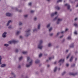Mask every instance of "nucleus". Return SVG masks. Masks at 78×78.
Segmentation results:
<instances>
[{
	"label": "nucleus",
	"mask_w": 78,
	"mask_h": 78,
	"mask_svg": "<svg viewBox=\"0 0 78 78\" xmlns=\"http://www.w3.org/2000/svg\"><path fill=\"white\" fill-rule=\"evenodd\" d=\"M58 19V16H57L53 20H56Z\"/></svg>",
	"instance_id": "37998d69"
},
{
	"label": "nucleus",
	"mask_w": 78,
	"mask_h": 78,
	"mask_svg": "<svg viewBox=\"0 0 78 78\" xmlns=\"http://www.w3.org/2000/svg\"><path fill=\"white\" fill-rule=\"evenodd\" d=\"M52 29H53V28L51 27L49 29V32H50V31H51L52 30Z\"/></svg>",
	"instance_id": "7c9ffc66"
},
{
	"label": "nucleus",
	"mask_w": 78,
	"mask_h": 78,
	"mask_svg": "<svg viewBox=\"0 0 78 78\" xmlns=\"http://www.w3.org/2000/svg\"><path fill=\"white\" fill-rule=\"evenodd\" d=\"M19 12H22V10H20L19 11Z\"/></svg>",
	"instance_id": "4d7b16f0"
},
{
	"label": "nucleus",
	"mask_w": 78,
	"mask_h": 78,
	"mask_svg": "<svg viewBox=\"0 0 78 78\" xmlns=\"http://www.w3.org/2000/svg\"><path fill=\"white\" fill-rule=\"evenodd\" d=\"M77 20V18H76L74 20H75V21H76V20Z\"/></svg>",
	"instance_id": "0e129e2a"
},
{
	"label": "nucleus",
	"mask_w": 78,
	"mask_h": 78,
	"mask_svg": "<svg viewBox=\"0 0 78 78\" xmlns=\"http://www.w3.org/2000/svg\"><path fill=\"white\" fill-rule=\"evenodd\" d=\"M69 47L70 48H73V47H74V44L73 43L70 45L69 46Z\"/></svg>",
	"instance_id": "9b49d317"
},
{
	"label": "nucleus",
	"mask_w": 78,
	"mask_h": 78,
	"mask_svg": "<svg viewBox=\"0 0 78 78\" xmlns=\"http://www.w3.org/2000/svg\"><path fill=\"white\" fill-rule=\"evenodd\" d=\"M59 34H60V32H58L57 33V34L56 35V37H58L59 35Z\"/></svg>",
	"instance_id": "393cba45"
},
{
	"label": "nucleus",
	"mask_w": 78,
	"mask_h": 78,
	"mask_svg": "<svg viewBox=\"0 0 78 78\" xmlns=\"http://www.w3.org/2000/svg\"><path fill=\"white\" fill-rule=\"evenodd\" d=\"M73 56H72L69 60V61H70V62H72V60H73Z\"/></svg>",
	"instance_id": "2eb2a0df"
},
{
	"label": "nucleus",
	"mask_w": 78,
	"mask_h": 78,
	"mask_svg": "<svg viewBox=\"0 0 78 78\" xmlns=\"http://www.w3.org/2000/svg\"><path fill=\"white\" fill-rule=\"evenodd\" d=\"M65 6H66L67 7V9L70 11H72V9H70V5L68 4H65Z\"/></svg>",
	"instance_id": "20e7f679"
},
{
	"label": "nucleus",
	"mask_w": 78,
	"mask_h": 78,
	"mask_svg": "<svg viewBox=\"0 0 78 78\" xmlns=\"http://www.w3.org/2000/svg\"><path fill=\"white\" fill-rule=\"evenodd\" d=\"M52 46V44L51 43H49L48 45V47H51Z\"/></svg>",
	"instance_id": "ddd939ff"
},
{
	"label": "nucleus",
	"mask_w": 78,
	"mask_h": 78,
	"mask_svg": "<svg viewBox=\"0 0 78 78\" xmlns=\"http://www.w3.org/2000/svg\"><path fill=\"white\" fill-rule=\"evenodd\" d=\"M11 75L13 76L15 78L16 77V75H15V74H14V73L13 72H11Z\"/></svg>",
	"instance_id": "6e6552de"
},
{
	"label": "nucleus",
	"mask_w": 78,
	"mask_h": 78,
	"mask_svg": "<svg viewBox=\"0 0 78 78\" xmlns=\"http://www.w3.org/2000/svg\"><path fill=\"white\" fill-rule=\"evenodd\" d=\"M18 69H20L21 68V66L19 65L18 66Z\"/></svg>",
	"instance_id": "473e14b6"
},
{
	"label": "nucleus",
	"mask_w": 78,
	"mask_h": 78,
	"mask_svg": "<svg viewBox=\"0 0 78 78\" xmlns=\"http://www.w3.org/2000/svg\"><path fill=\"white\" fill-rule=\"evenodd\" d=\"M6 32H4L2 34V36L3 37H6Z\"/></svg>",
	"instance_id": "1a4fd4ad"
},
{
	"label": "nucleus",
	"mask_w": 78,
	"mask_h": 78,
	"mask_svg": "<svg viewBox=\"0 0 78 78\" xmlns=\"http://www.w3.org/2000/svg\"><path fill=\"white\" fill-rule=\"evenodd\" d=\"M57 12H55V13H52L51 14V17H53V16H55V15L56 14H57Z\"/></svg>",
	"instance_id": "9d476101"
},
{
	"label": "nucleus",
	"mask_w": 78,
	"mask_h": 78,
	"mask_svg": "<svg viewBox=\"0 0 78 78\" xmlns=\"http://www.w3.org/2000/svg\"><path fill=\"white\" fill-rule=\"evenodd\" d=\"M41 72H44V70L41 69Z\"/></svg>",
	"instance_id": "3c124183"
},
{
	"label": "nucleus",
	"mask_w": 78,
	"mask_h": 78,
	"mask_svg": "<svg viewBox=\"0 0 78 78\" xmlns=\"http://www.w3.org/2000/svg\"><path fill=\"white\" fill-rule=\"evenodd\" d=\"M66 71H64L62 74V75H64L66 74Z\"/></svg>",
	"instance_id": "79ce46f5"
},
{
	"label": "nucleus",
	"mask_w": 78,
	"mask_h": 78,
	"mask_svg": "<svg viewBox=\"0 0 78 78\" xmlns=\"http://www.w3.org/2000/svg\"><path fill=\"white\" fill-rule=\"evenodd\" d=\"M19 25H22V22H20L19 23Z\"/></svg>",
	"instance_id": "c03bdc74"
},
{
	"label": "nucleus",
	"mask_w": 78,
	"mask_h": 78,
	"mask_svg": "<svg viewBox=\"0 0 78 78\" xmlns=\"http://www.w3.org/2000/svg\"><path fill=\"white\" fill-rule=\"evenodd\" d=\"M50 65H47V67L48 68V67H50Z\"/></svg>",
	"instance_id": "864d4df0"
},
{
	"label": "nucleus",
	"mask_w": 78,
	"mask_h": 78,
	"mask_svg": "<svg viewBox=\"0 0 78 78\" xmlns=\"http://www.w3.org/2000/svg\"><path fill=\"white\" fill-rule=\"evenodd\" d=\"M12 16V14H10V16L11 17V16Z\"/></svg>",
	"instance_id": "69168bd1"
},
{
	"label": "nucleus",
	"mask_w": 78,
	"mask_h": 78,
	"mask_svg": "<svg viewBox=\"0 0 78 78\" xmlns=\"http://www.w3.org/2000/svg\"><path fill=\"white\" fill-rule=\"evenodd\" d=\"M30 31H31L30 29H28L26 31V33L25 34V36H26V37H28V36H30Z\"/></svg>",
	"instance_id": "7ed1b4c3"
},
{
	"label": "nucleus",
	"mask_w": 78,
	"mask_h": 78,
	"mask_svg": "<svg viewBox=\"0 0 78 78\" xmlns=\"http://www.w3.org/2000/svg\"><path fill=\"white\" fill-rule=\"evenodd\" d=\"M54 58V56H53L52 57H49V60H51V59H52Z\"/></svg>",
	"instance_id": "cd10ccee"
},
{
	"label": "nucleus",
	"mask_w": 78,
	"mask_h": 78,
	"mask_svg": "<svg viewBox=\"0 0 78 78\" xmlns=\"http://www.w3.org/2000/svg\"><path fill=\"white\" fill-rule=\"evenodd\" d=\"M20 39H22V36H20Z\"/></svg>",
	"instance_id": "603ef678"
},
{
	"label": "nucleus",
	"mask_w": 78,
	"mask_h": 78,
	"mask_svg": "<svg viewBox=\"0 0 78 78\" xmlns=\"http://www.w3.org/2000/svg\"><path fill=\"white\" fill-rule=\"evenodd\" d=\"M22 59H23V57L22 56H21L19 58V59L20 61H21Z\"/></svg>",
	"instance_id": "b1692460"
},
{
	"label": "nucleus",
	"mask_w": 78,
	"mask_h": 78,
	"mask_svg": "<svg viewBox=\"0 0 78 78\" xmlns=\"http://www.w3.org/2000/svg\"><path fill=\"white\" fill-rule=\"evenodd\" d=\"M20 33V31H18L16 32V34H17V35H18V34H19Z\"/></svg>",
	"instance_id": "c85d7f7f"
},
{
	"label": "nucleus",
	"mask_w": 78,
	"mask_h": 78,
	"mask_svg": "<svg viewBox=\"0 0 78 78\" xmlns=\"http://www.w3.org/2000/svg\"><path fill=\"white\" fill-rule=\"evenodd\" d=\"M62 19L59 18L58 19L57 22V24H59L60 22H61V21H62Z\"/></svg>",
	"instance_id": "423d86ee"
},
{
	"label": "nucleus",
	"mask_w": 78,
	"mask_h": 78,
	"mask_svg": "<svg viewBox=\"0 0 78 78\" xmlns=\"http://www.w3.org/2000/svg\"><path fill=\"white\" fill-rule=\"evenodd\" d=\"M62 2V0H58L57 1V2L59 3V2Z\"/></svg>",
	"instance_id": "a19ab883"
},
{
	"label": "nucleus",
	"mask_w": 78,
	"mask_h": 78,
	"mask_svg": "<svg viewBox=\"0 0 78 78\" xmlns=\"http://www.w3.org/2000/svg\"><path fill=\"white\" fill-rule=\"evenodd\" d=\"M67 39L68 40H71L72 39V38L70 36H69L68 37Z\"/></svg>",
	"instance_id": "aec40b11"
},
{
	"label": "nucleus",
	"mask_w": 78,
	"mask_h": 78,
	"mask_svg": "<svg viewBox=\"0 0 78 78\" xmlns=\"http://www.w3.org/2000/svg\"><path fill=\"white\" fill-rule=\"evenodd\" d=\"M10 23V20H9L7 24V26H8Z\"/></svg>",
	"instance_id": "bb28decb"
},
{
	"label": "nucleus",
	"mask_w": 78,
	"mask_h": 78,
	"mask_svg": "<svg viewBox=\"0 0 78 78\" xmlns=\"http://www.w3.org/2000/svg\"><path fill=\"white\" fill-rule=\"evenodd\" d=\"M29 5L31 6V3L30 2L29 3Z\"/></svg>",
	"instance_id": "8fccbe9b"
},
{
	"label": "nucleus",
	"mask_w": 78,
	"mask_h": 78,
	"mask_svg": "<svg viewBox=\"0 0 78 78\" xmlns=\"http://www.w3.org/2000/svg\"><path fill=\"white\" fill-rule=\"evenodd\" d=\"M68 51H69V50H66V53H67V52H68Z\"/></svg>",
	"instance_id": "680f3d73"
},
{
	"label": "nucleus",
	"mask_w": 78,
	"mask_h": 78,
	"mask_svg": "<svg viewBox=\"0 0 78 78\" xmlns=\"http://www.w3.org/2000/svg\"><path fill=\"white\" fill-rule=\"evenodd\" d=\"M70 56V54H69L68 56L66 57V58L68 59V58H69V56Z\"/></svg>",
	"instance_id": "58836bf2"
},
{
	"label": "nucleus",
	"mask_w": 78,
	"mask_h": 78,
	"mask_svg": "<svg viewBox=\"0 0 78 78\" xmlns=\"http://www.w3.org/2000/svg\"><path fill=\"white\" fill-rule=\"evenodd\" d=\"M4 46L8 47V46H9V44H4Z\"/></svg>",
	"instance_id": "e433bc0d"
},
{
	"label": "nucleus",
	"mask_w": 78,
	"mask_h": 78,
	"mask_svg": "<svg viewBox=\"0 0 78 78\" xmlns=\"http://www.w3.org/2000/svg\"><path fill=\"white\" fill-rule=\"evenodd\" d=\"M37 28L38 30H40L41 28V24H39L37 25Z\"/></svg>",
	"instance_id": "f8f14e48"
},
{
	"label": "nucleus",
	"mask_w": 78,
	"mask_h": 78,
	"mask_svg": "<svg viewBox=\"0 0 78 78\" xmlns=\"http://www.w3.org/2000/svg\"><path fill=\"white\" fill-rule=\"evenodd\" d=\"M63 37V36H61L60 37V38H62Z\"/></svg>",
	"instance_id": "bf43d9fd"
},
{
	"label": "nucleus",
	"mask_w": 78,
	"mask_h": 78,
	"mask_svg": "<svg viewBox=\"0 0 78 78\" xmlns=\"http://www.w3.org/2000/svg\"><path fill=\"white\" fill-rule=\"evenodd\" d=\"M19 51L18 50V49H16L15 50V52H16V53H17V52Z\"/></svg>",
	"instance_id": "a18cd8bd"
},
{
	"label": "nucleus",
	"mask_w": 78,
	"mask_h": 78,
	"mask_svg": "<svg viewBox=\"0 0 78 78\" xmlns=\"http://www.w3.org/2000/svg\"><path fill=\"white\" fill-rule=\"evenodd\" d=\"M17 41L15 40H12V41H10V44H12V43H13V44H16V43H17Z\"/></svg>",
	"instance_id": "39448f33"
},
{
	"label": "nucleus",
	"mask_w": 78,
	"mask_h": 78,
	"mask_svg": "<svg viewBox=\"0 0 78 78\" xmlns=\"http://www.w3.org/2000/svg\"><path fill=\"white\" fill-rule=\"evenodd\" d=\"M66 66L67 67H68V66H69V65L68 64H66Z\"/></svg>",
	"instance_id": "5fc2aeb1"
},
{
	"label": "nucleus",
	"mask_w": 78,
	"mask_h": 78,
	"mask_svg": "<svg viewBox=\"0 0 78 78\" xmlns=\"http://www.w3.org/2000/svg\"><path fill=\"white\" fill-rule=\"evenodd\" d=\"M6 66V65L5 64H2L1 65V67H5Z\"/></svg>",
	"instance_id": "4be33fe9"
},
{
	"label": "nucleus",
	"mask_w": 78,
	"mask_h": 78,
	"mask_svg": "<svg viewBox=\"0 0 78 78\" xmlns=\"http://www.w3.org/2000/svg\"><path fill=\"white\" fill-rule=\"evenodd\" d=\"M70 74L71 75H73V76H75V75H77V73H71Z\"/></svg>",
	"instance_id": "4468645a"
},
{
	"label": "nucleus",
	"mask_w": 78,
	"mask_h": 78,
	"mask_svg": "<svg viewBox=\"0 0 78 78\" xmlns=\"http://www.w3.org/2000/svg\"><path fill=\"white\" fill-rule=\"evenodd\" d=\"M6 15L7 16H8L9 17L10 16V13H6Z\"/></svg>",
	"instance_id": "412c9836"
},
{
	"label": "nucleus",
	"mask_w": 78,
	"mask_h": 78,
	"mask_svg": "<svg viewBox=\"0 0 78 78\" xmlns=\"http://www.w3.org/2000/svg\"><path fill=\"white\" fill-rule=\"evenodd\" d=\"M74 25L75 26V27H78V24L76 23L74 24Z\"/></svg>",
	"instance_id": "72a5a7b5"
},
{
	"label": "nucleus",
	"mask_w": 78,
	"mask_h": 78,
	"mask_svg": "<svg viewBox=\"0 0 78 78\" xmlns=\"http://www.w3.org/2000/svg\"><path fill=\"white\" fill-rule=\"evenodd\" d=\"M43 43V41H42V40H41L40 41L37 47L40 50H42V48L44 47V46L42 45V44Z\"/></svg>",
	"instance_id": "f03ea898"
},
{
	"label": "nucleus",
	"mask_w": 78,
	"mask_h": 78,
	"mask_svg": "<svg viewBox=\"0 0 78 78\" xmlns=\"http://www.w3.org/2000/svg\"><path fill=\"white\" fill-rule=\"evenodd\" d=\"M15 9L16 11H18V10L17 9V8H15Z\"/></svg>",
	"instance_id": "6e6d98bb"
},
{
	"label": "nucleus",
	"mask_w": 78,
	"mask_h": 78,
	"mask_svg": "<svg viewBox=\"0 0 78 78\" xmlns=\"http://www.w3.org/2000/svg\"><path fill=\"white\" fill-rule=\"evenodd\" d=\"M50 27V24H49L47 25L46 27H47V28H49Z\"/></svg>",
	"instance_id": "6ab92c4d"
},
{
	"label": "nucleus",
	"mask_w": 78,
	"mask_h": 78,
	"mask_svg": "<svg viewBox=\"0 0 78 78\" xmlns=\"http://www.w3.org/2000/svg\"><path fill=\"white\" fill-rule=\"evenodd\" d=\"M75 66V64H73L71 66V67H74Z\"/></svg>",
	"instance_id": "2f4dec72"
},
{
	"label": "nucleus",
	"mask_w": 78,
	"mask_h": 78,
	"mask_svg": "<svg viewBox=\"0 0 78 78\" xmlns=\"http://www.w3.org/2000/svg\"><path fill=\"white\" fill-rule=\"evenodd\" d=\"M2 61V56H0V64H2V62L1 61Z\"/></svg>",
	"instance_id": "a878e982"
},
{
	"label": "nucleus",
	"mask_w": 78,
	"mask_h": 78,
	"mask_svg": "<svg viewBox=\"0 0 78 78\" xmlns=\"http://www.w3.org/2000/svg\"><path fill=\"white\" fill-rule=\"evenodd\" d=\"M57 67H55L54 69V72H56V70H57Z\"/></svg>",
	"instance_id": "5701e85b"
},
{
	"label": "nucleus",
	"mask_w": 78,
	"mask_h": 78,
	"mask_svg": "<svg viewBox=\"0 0 78 78\" xmlns=\"http://www.w3.org/2000/svg\"><path fill=\"white\" fill-rule=\"evenodd\" d=\"M37 29H35L33 30V32H35V31H37Z\"/></svg>",
	"instance_id": "c756f323"
},
{
	"label": "nucleus",
	"mask_w": 78,
	"mask_h": 78,
	"mask_svg": "<svg viewBox=\"0 0 78 78\" xmlns=\"http://www.w3.org/2000/svg\"><path fill=\"white\" fill-rule=\"evenodd\" d=\"M27 62H30L29 64H26V67H30L32 65V63H33V60L31 58H30V57H27Z\"/></svg>",
	"instance_id": "f257e3e1"
},
{
	"label": "nucleus",
	"mask_w": 78,
	"mask_h": 78,
	"mask_svg": "<svg viewBox=\"0 0 78 78\" xmlns=\"http://www.w3.org/2000/svg\"><path fill=\"white\" fill-rule=\"evenodd\" d=\"M61 33H62V34H63V33H64V31H62L61 32Z\"/></svg>",
	"instance_id": "13d9d810"
},
{
	"label": "nucleus",
	"mask_w": 78,
	"mask_h": 78,
	"mask_svg": "<svg viewBox=\"0 0 78 78\" xmlns=\"http://www.w3.org/2000/svg\"><path fill=\"white\" fill-rule=\"evenodd\" d=\"M42 56V53H41L39 55V58H41V57Z\"/></svg>",
	"instance_id": "f704fd0d"
},
{
	"label": "nucleus",
	"mask_w": 78,
	"mask_h": 78,
	"mask_svg": "<svg viewBox=\"0 0 78 78\" xmlns=\"http://www.w3.org/2000/svg\"><path fill=\"white\" fill-rule=\"evenodd\" d=\"M74 34H76V35H77V34H78V32H77V31H75L74 32Z\"/></svg>",
	"instance_id": "c9c22d12"
},
{
	"label": "nucleus",
	"mask_w": 78,
	"mask_h": 78,
	"mask_svg": "<svg viewBox=\"0 0 78 78\" xmlns=\"http://www.w3.org/2000/svg\"><path fill=\"white\" fill-rule=\"evenodd\" d=\"M28 15H24V17L25 18H27V17H28Z\"/></svg>",
	"instance_id": "ea45409f"
},
{
	"label": "nucleus",
	"mask_w": 78,
	"mask_h": 78,
	"mask_svg": "<svg viewBox=\"0 0 78 78\" xmlns=\"http://www.w3.org/2000/svg\"><path fill=\"white\" fill-rule=\"evenodd\" d=\"M34 12V11H33V10H31V13H33Z\"/></svg>",
	"instance_id": "de8ad7c7"
},
{
	"label": "nucleus",
	"mask_w": 78,
	"mask_h": 78,
	"mask_svg": "<svg viewBox=\"0 0 78 78\" xmlns=\"http://www.w3.org/2000/svg\"><path fill=\"white\" fill-rule=\"evenodd\" d=\"M77 60V58H76L75 60V61H76Z\"/></svg>",
	"instance_id": "e2e57ef3"
},
{
	"label": "nucleus",
	"mask_w": 78,
	"mask_h": 78,
	"mask_svg": "<svg viewBox=\"0 0 78 78\" xmlns=\"http://www.w3.org/2000/svg\"><path fill=\"white\" fill-rule=\"evenodd\" d=\"M55 8L56 9H57V10H59V9H60V7H59L58 6H56L55 7Z\"/></svg>",
	"instance_id": "a211bd4d"
},
{
	"label": "nucleus",
	"mask_w": 78,
	"mask_h": 78,
	"mask_svg": "<svg viewBox=\"0 0 78 78\" xmlns=\"http://www.w3.org/2000/svg\"><path fill=\"white\" fill-rule=\"evenodd\" d=\"M40 62V61L38 60H37L35 61L36 64H38V63H39Z\"/></svg>",
	"instance_id": "f3484780"
},
{
	"label": "nucleus",
	"mask_w": 78,
	"mask_h": 78,
	"mask_svg": "<svg viewBox=\"0 0 78 78\" xmlns=\"http://www.w3.org/2000/svg\"><path fill=\"white\" fill-rule=\"evenodd\" d=\"M48 61H49L48 60H46V62H48Z\"/></svg>",
	"instance_id": "774afa93"
},
{
	"label": "nucleus",
	"mask_w": 78,
	"mask_h": 78,
	"mask_svg": "<svg viewBox=\"0 0 78 78\" xmlns=\"http://www.w3.org/2000/svg\"><path fill=\"white\" fill-rule=\"evenodd\" d=\"M49 35H50V36H53V34L51 33V34H50Z\"/></svg>",
	"instance_id": "49530a36"
},
{
	"label": "nucleus",
	"mask_w": 78,
	"mask_h": 78,
	"mask_svg": "<svg viewBox=\"0 0 78 78\" xmlns=\"http://www.w3.org/2000/svg\"><path fill=\"white\" fill-rule=\"evenodd\" d=\"M37 20V17H35L34 18V20H35V21H36V20Z\"/></svg>",
	"instance_id": "4c0bfd02"
},
{
	"label": "nucleus",
	"mask_w": 78,
	"mask_h": 78,
	"mask_svg": "<svg viewBox=\"0 0 78 78\" xmlns=\"http://www.w3.org/2000/svg\"><path fill=\"white\" fill-rule=\"evenodd\" d=\"M64 62V59H61L58 61V63H60V62H62V63H63Z\"/></svg>",
	"instance_id": "0eeeda50"
},
{
	"label": "nucleus",
	"mask_w": 78,
	"mask_h": 78,
	"mask_svg": "<svg viewBox=\"0 0 78 78\" xmlns=\"http://www.w3.org/2000/svg\"><path fill=\"white\" fill-rule=\"evenodd\" d=\"M68 30H69V29H66L65 30V31L66 32V31H68Z\"/></svg>",
	"instance_id": "09e8293b"
},
{
	"label": "nucleus",
	"mask_w": 78,
	"mask_h": 78,
	"mask_svg": "<svg viewBox=\"0 0 78 78\" xmlns=\"http://www.w3.org/2000/svg\"><path fill=\"white\" fill-rule=\"evenodd\" d=\"M23 54H24V55H26L28 53V52L27 51H24L22 52Z\"/></svg>",
	"instance_id": "dca6fc26"
},
{
	"label": "nucleus",
	"mask_w": 78,
	"mask_h": 78,
	"mask_svg": "<svg viewBox=\"0 0 78 78\" xmlns=\"http://www.w3.org/2000/svg\"><path fill=\"white\" fill-rule=\"evenodd\" d=\"M10 22L11 23H12V20H10Z\"/></svg>",
	"instance_id": "338daca9"
},
{
	"label": "nucleus",
	"mask_w": 78,
	"mask_h": 78,
	"mask_svg": "<svg viewBox=\"0 0 78 78\" xmlns=\"http://www.w3.org/2000/svg\"><path fill=\"white\" fill-rule=\"evenodd\" d=\"M64 41H65V39H64L63 40L62 42H64Z\"/></svg>",
	"instance_id": "052dcab7"
}]
</instances>
